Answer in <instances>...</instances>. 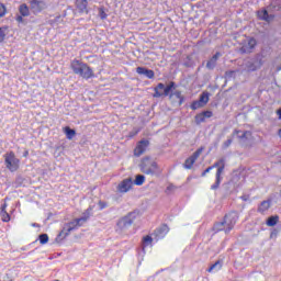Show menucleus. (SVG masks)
Instances as JSON below:
<instances>
[{"label": "nucleus", "mask_w": 281, "mask_h": 281, "mask_svg": "<svg viewBox=\"0 0 281 281\" xmlns=\"http://www.w3.org/2000/svg\"><path fill=\"white\" fill-rule=\"evenodd\" d=\"M91 216V209H88L85 213L83 216L76 218L67 224L64 225L63 229L60 233L57 235L56 240H65L66 236H69L74 229H78V227H82L87 221H89V217Z\"/></svg>", "instance_id": "f257e3e1"}, {"label": "nucleus", "mask_w": 281, "mask_h": 281, "mask_svg": "<svg viewBox=\"0 0 281 281\" xmlns=\"http://www.w3.org/2000/svg\"><path fill=\"white\" fill-rule=\"evenodd\" d=\"M236 221H238V215H236V213H228L224 216L222 222L214 224L213 232H225V234H229V232L234 229Z\"/></svg>", "instance_id": "f03ea898"}, {"label": "nucleus", "mask_w": 281, "mask_h": 281, "mask_svg": "<svg viewBox=\"0 0 281 281\" xmlns=\"http://www.w3.org/2000/svg\"><path fill=\"white\" fill-rule=\"evenodd\" d=\"M70 67L77 76L89 80V78H93V69L89 67V65L82 63L81 60L74 59L70 64Z\"/></svg>", "instance_id": "7ed1b4c3"}, {"label": "nucleus", "mask_w": 281, "mask_h": 281, "mask_svg": "<svg viewBox=\"0 0 281 281\" xmlns=\"http://www.w3.org/2000/svg\"><path fill=\"white\" fill-rule=\"evenodd\" d=\"M3 158L7 170H10V172H16V170H19L21 166V160L16 158L14 151H9L4 154Z\"/></svg>", "instance_id": "20e7f679"}, {"label": "nucleus", "mask_w": 281, "mask_h": 281, "mask_svg": "<svg viewBox=\"0 0 281 281\" xmlns=\"http://www.w3.org/2000/svg\"><path fill=\"white\" fill-rule=\"evenodd\" d=\"M263 58L265 56L262 54H257L254 58L245 61L244 69L246 71H258L265 65Z\"/></svg>", "instance_id": "39448f33"}, {"label": "nucleus", "mask_w": 281, "mask_h": 281, "mask_svg": "<svg viewBox=\"0 0 281 281\" xmlns=\"http://www.w3.org/2000/svg\"><path fill=\"white\" fill-rule=\"evenodd\" d=\"M140 172L144 175H155L157 172V169L159 168L157 166V162L153 160L150 157H145L142 159L139 164Z\"/></svg>", "instance_id": "423d86ee"}, {"label": "nucleus", "mask_w": 281, "mask_h": 281, "mask_svg": "<svg viewBox=\"0 0 281 281\" xmlns=\"http://www.w3.org/2000/svg\"><path fill=\"white\" fill-rule=\"evenodd\" d=\"M175 89V81L169 82V85L158 83L157 87L154 88V98H167L172 93Z\"/></svg>", "instance_id": "0eeeda50"}, {"label": "nucleus", "mask_w": 281, "mask_h": 281, "mask_svg": "<svg viewBox=\"0 0 281 281\" xmlns=\"http://www.w3.org/2000/svg\"><path fill=\"white\" fill-rule=\"evenodd\" d=\"M220 168L216 170L215 173V183L211 186V190H218L221 188V182L223 181V172H225V158H220L217 160Z\"/></svg>", "instance_id": "6e6552de"}, {"label": "nucleus", "mask_w": 281, "mask_h": 281, "mask_svg": "<svg viewBox=\"0 0 281 281\" xmlns=\"http://www.w3.org/2000/svg\"><path fill=\"white\" fill-rule=\"evenodd\" d=\"M135 218H137V212H131L122 217L116 225L119 229H128V227L135 223Z\"/></svg>", "instance_id": "1a4fd4ad"}, {"label": "nucleus", "mask_w": 281, "mask_h": 281, "mask_svg": "<svg viewBox=\"0 0 281 281\" xmlns=\"http://www.w3.org/2000/svg\"><path fill=\"white\" fill-rule=\"evenodd\" d=\"M30 10L33 14H41L43 10H47L45 0H29Z\"/></svg>", "instance_id": "9d476101"}, {"label": "nucleus", "mask_w": 281, "mask_h": 281, "mask_svg": "<svg viewBox=\"0 0 281 281\" xmlns=\"http://www.w3.org/2000/svg\"><path fill=\"white\" fill-rule=\"evenodd\" d=\"M201 153H203V148H199L196 151H194L189 158L184 161V168L187 170H192V166L196 162L199 157H201Z\"/></svg>", "instance_id": "9b49d317"}, {"label": "nucleus", "mask_w": 281, "mask_h": 281, "mask_svg": "<svg viewBox=\"0 0 281 281\" xmlns=\"http://www.w3.org/2000/svg\"><path fill=\"white\" fill-rule=\"evenodd\" d=\"M150 146V140L142 139L138 142L136 148L134 149L135 157H142L146 153V149Z\"/></svg>", "instance_id": "f8f14e48"}, {"label": "nucleus", "mask_w": 281, "mask_h": 281, "mask_svg": "<svg viewBox=\"0 0 281 281\" xmlns=\"http://www.w3.org/2000/svg\"><path fill=\"white\" fill-rule=\"evenodd\" d=\"M19 13L16 16H15V21L18 23H25V20L23 19V16H29L30 15V7H27L25 3H22L20 7H19Z\"/></svg>", "instance_id": "ddd939ff"}, {"label": "nucleus", "mask_w": 281, "mask_h": 281, "mask_svg": "<svg viewBox=\"0 0 281 281\" xmlns=\"http://www.w3.org/2000/svg\"><path fill=\"white\" fill-rule=\"evenodd\" d=\"M133 188V178H127L121 181L117 186L119 192L126 193Z\"/></svg>", "instance_id": "4468645a"}, {"label": "nucleus", "mask_w": 281, "mask_h": 281, "mask_svg": "<svg viewBox=\"0 0 281 281\" xmlns=\"http://www.w3.org/2000/svg\"><path fill=\"white\" fill-rule=\"evenodd\" d=\"M168 232H170V228L168 227V225L164 224L154 231V236L156 240H161V238L166 237V234H168Z\"/></svg>", "instance_id": "2eb2a0df"}, {"label": "nucleus", "mask_w": 281, "mask_h": 281, "mask_svg": "<svg viewBox=\"0 0 281 281\" xmlns=\"http://www.w3.org/2000/svg\"><path fill=\"white\" fill-rule=\"evenodd\" d=\"M257 16L258 19H260V21H266L267 23H271V21L276 19V15L269 14V11H267V9L258 11Z\"/></svg>", "instance_id": "dca6fc26"}, {"label": "nucleus", "mask_w": 281, "mask_h": 281, "mask_svg": "<svg viewBox=\"0 0 281 281\" xmlns=\"http://www.w3.org/2000/svg\"><path fill=\"white\" fill-rule=\"evenodd\" d=\"M136 74H138L139 76H145L146 78H149V80H153V78H155V71L146 67H137Z\"/></svg>", "instance_id": "f3484780"}, {"label": "nucleus", "mask_w": 281, "mask_h": 281, "mask_svg": "<svg viewBox=\"0 0 281 281\" xmlns=\"http://www.w3.org/2000/svg\"><path fill=\"white\" fill-rule=\"evenodd\" d=\"M89 5V0H76V8L79 10L81 14H87L89 12V9H87Z\"/></svg>", "instance_id": "a211bd4d"}, {"label": "nucleus", "mask_w": 281, "mask_h": 281, "mask_svg": "<svg viewBox=\"0 0 281 281\" xmlns=\"http://www.w3.org/2000/svg\"><path fill=\"white\" fill-rule=\"evenodd\" d=\"M222 54L221 52L215 53L212 58L206 63V69H210L211 71L215 69L216 63H218V59L221 58Z\"/></svg>", "instance_id": "6ab92c4d"}, {"label": "nucleus", "mask_w": 281, "mask_h": 281, "mask_svg": "<svg viewBox=\"0 0 281 281\" xmlns=\"http://www.w3.org/2000/svg\"><path fill=\"white\" fill-rule=\"evenodd\" d=\"M178 100V106H181V104H183L186 98L183 97V94H181V91L176 90L175 92H171L169 95V100Z\"/></svg>", "instance_id": "aec40b11"}, {"label": "nucleus", "mask_w": 281, "mask_h": 281, "mask_svg": "<svg viewBox=\"0 0 281 281\" xmlns=\"http://www.w3.org/2000/svg\"><path fill=\"white\" fill-rule=\"evenodd\" d=\"M236 135L238 137V139H240L241 142H247V139H249V136H251V132L249 131H238L235 130L233 132V136Z\"/></svg>", "instance_id": "412c9836"}, {"label": "nucleus", "mask_w": 281, "mask_h": 281, "mask_svg": "<svg viewBox=\"0 0 281 281\" xmlns=\"http://www.w3.org/2000/svg\"><path fill=\"white\" fill-rule=\"evenodd\" d=\"M269 207H271V200H265L259 204L257 212L265 214V212L269 211Z\"/></svg>", "instance_id": "4be33fe9"}, {"label": "nucleus", "mask_w": 281, "mask_h": 281, "mask_svg": "<svg viewBox=\"0 0 281 281\" xmlns=\"http://www.w3.org/2000/svg\"><path fill=\"white\" fill-rule=\"evenodd\" d=\"M279 221H280V216L271 215L270 217H268L266 225L268 227H276V225H278Z\"/></svg>", "instance_id": "5701e85b"}, {"label": "nucleus", "mask_w": 281, "mask_h": 281, "mask_svg": "<svg viewBox=\"0 0 281 281\" xmlns=\"http://www.w3.org/2000/svg\"><path fill=\"white\" fill-rule=\"evenodd\" d=\"M223 269V261L217 260L215 263H213L209 269V273H212L214 271H221Z\"/></svg>", "instance_id": "b1692460"}, {"label": "nucleus", "mask_w": 281, "mask_h": 281, "mask_svg": "<svg viewBox=\"0 0 281 281\" xmlns=\"http://www.w3.org/2000/svg\"><path fill=\"white\" fill-rule=\"evenodd\" d=\"M199 102H200L203 106H205V104H207V102H210V93L203 92V93L201 94V97H200Z\"/></svg>", "instance_id": "393cba45"}, {"label": "nucleus", "mask_w": 281, "mask_h": 281, "mask_svg": "<svg viewBox=\"0 0 281 281\" xmlns=\"http://www.w3.org/2000/svg\"><path fill=\"white\" fill-rule=\"evenodd\" d=\"M65 134L67 136V139H74V137L76 136V130L65 127Z\"/></svg>", "instance_id": "a878e982"}, {"label": "nucleus", "mask_w": 281, "mask_h": 281, "mask_svg": "<svg viewBox=\"0 0 281 281\" xmlns=\"http://www.w3.org/2000/svg\"><path fill=\"white\" fill-rule=\"evenodd\" d=\"M144 181H146V177L144 175H136L134 180L135 186H144Z\"/></svg>", "instance_id": "bb28decb"}, {"label": "nucleus", "mask_w": 281, "mask_h": 281, "mask_svg": "<svg viewBox=\"0 0 281 281\" xmlns=\"http://www.w3.org/2000/svg\"><path fill=\"white\" fill-rule=\"evenodd\" d=\"M38 240L41 245H47V243H49V236H47V234H41Z\"/></svg>", "instance_id": "cd10ccee"}, {"label": "nucleus", "mask_w": 281, "mask_h": 281, "mask_svg": "<svg viewBox=\"0 0 281 281\" xmlns=\"http://www.w3.org/2000/svg\"><path fill=\"white\" fill-rule=\"evenodd\" d=\"M240 52H241V54H251V52H254V50L251 49V47H249V45L247 43H245L240 47Z\"/></svg>", "instance_id": "c85d7f7f"}, {"label": "nucleus", "mask_w": 281, "mask_h": 281, "mask_svg": "<svg viewBox=\"0 0 281 281\" xmlns=\"http://www.w3.org/2000/svg\"><path fill=\"white\" fill-rule=\"evenodd\" d=\"M0 216L3 223H10V214L7 211L0 212Z\"/></svg>", "instance_id": "c756f323"}, {"label": "nucleus", "mask_w": 281, "mask_h": 281, "mask_svg": "<svg viewBox=\"0 0 281 281\" xmlns=\"http://www.w3.org/2000/svg\"><path fill=\"white\" fill-rule=\"evenodd\" d=\"M8 12V9L5 8V4L0 2V19H3Z\"/></svg>", "instance_id": "7c9ffc66"}, {"label": "nucleus", "mask_w": 281, "mask_h": 281, "mask_svg": "<svg viewBox=\"0 0 281 281\" xmlns=\"http://www.w3.org/2000/svg\"><path fill=\"white\" fill-rule=\"evenodd\" d=\"M205 122V116H203V113H200L195 116V123L196 124H203Z\"/></svg>", "instance_id": "2f4dec72"}, {"label": "nucleus", "mask_w": 281, "mask_h": 281, "mask_svg": "<svg viewBox=\"0 0 281 281\" xmlns=\"http://www.w3.org/2000/svg\"><path fill=\"white\" fill-rule=\"evenodd\" d=\"M201 108H203V105L201 104L200 101H193L191 104L192 111H196V109H201Z\"/></svg>", "instance_id": "473e14b6"}, {"label": "nucleus", "mask_w": 281, "mask_h": 281, "mask_svg": "<svg viewBox=\"0 0 281 281\" xmlns=\"http://www.w3.org/2000/svg\"><path fill=\"white\" fill-rule=\"evenodd\" d=\"M246 44L248 45V47H250V49L254 50V47H256V38L248 40V42H246Z\"/></svg>", "instance_id": "72a5a7b5"}, {"label": "nucleus", "mask_w": 281, "mask_h": 281, "mask_svg": "<svg viewBox=\"0 0 281 281\" xmlns=\"http://www.w3.org/2000/svg\"><path fill=\"white\" fill-rule=\"evenodd\" d=\"M99 16L102 21H104V19H106L108 14L106 12L104 11V9L100 8L99 9Z\"/></svg>", "instance_id": "f704fd0d"}, {"label": "nucleus", "mask_w": 281, "mask_h": 281, "mask_svg": "<svg viewBox=\"0 0 281 281\" xmlns=\"http://www.w3.org/2000/svg\"><path fill=\"white\" fill-rule=\"evenodd\" d=\"M5 41V29L0 27V43Z\"/></svg>", "instance_id": "c9c22d12"}, {"label": "nucleus", "mask_w": 281, "mask_h": 281, "mask_svg": "<svg viewBox=\"0 0 281 281\" xmlns=\"http://www.w3.org/2000/svg\"><path fill=\"white\" fill-rule=\"evenodd\" d=\"M143 243L144 245H150V243H153V237H150L149 235L145 236L143 238Z\"/></svg>", "instance_id": "e433bc0d"}, {"label": "nucleus", "mask_w": 281, "mask_h": 281, "mask_svg": "<svg viewBox=\"0 0 281 281\" xmlns=\"http://www.w3.org/2000/svg\"><path fill=\"white\" fill-rule=\"evenodd\" d=\"M177 190V187L175 184H169L166 189L167 194H170V192H175Z\"/></svg>", "instance_id": "4c0bfd02"}, {"label": "nucleus", "mask_w": 281, "mask_h": 281, "mask_svg": "<svg viewBox=\"0 0 281 281\" xmlns=\"http://www.w3.org/2000/svg\"><path fill=\"white\" fill-rule=\"evenodd\" d=\"M232 142H233V139H232V138H228L226 142H224L223 148H224V149H225V148H229V146H232Z\"/></svg>", "instance_id": "58836bf2"}, {"label": "nucleus", "mask_w": 281, "mask_h": 281, "mask_svg": "<svg viewBox=\"0 0 281 281\" xmlns=\"http://www.w3.org/2000/svg\"><path fill=\"white\" fill-rule=\"evenodd\" d=\"M202 115L204 116V120H205V117H212L213 113L212 111H204L202 112Z\"/></svg>", "instance_id": "ea45409f"}, {"label": "nucleus", "mask_w": 281, "mask_h": 281, "mask_svg": "<svg viewBox=\"0 0 281 281\" xmlns=\"http://www.w3.org/2000/svg\"><path fill=\"white\" fill-rule=\"evenodd\" d=\"M213 167H207L202 173L201 177H205V175H207V172L212 171Z\"/></svg>", "instance_id": "a19ab883"}, {"label": "nucleus", "mask_w": 281, "mask_h": 281, "mask_svg": "<svg viewBox=\"0 0 281 281\" xmlns=\"http://www.w3.org/2000/svg\"><path fill=\"white\" fill-rule=\"evenodd\" d=\"M99 206H100V210H104V207H106V203L100 201V202H99Z\"/></svg>", "instance_id": "79ce46f5"}, {"label": "nucleus", "mask_w": 281, "mask_h": 281, "mask_svg": "<svg viewBox=\"0 0 281 281\" xmlns=\"http://www.w3.org/2000/svg\"><path fill=\"white\" fill-rule=\"evenodd\" d=\"M211 168H217V170H218V168H221V165H218V161H216V162H214L212 166H210Z\"/></svg>", "instance_id": "37998d69"}, {"label": "nucleus", "mask_w": 281, "mask_h": 281, "mask_svg": "<svg viewBox=\"0 0 281 281\" xmlns=\"http://www.w3.org/2000/svg\"><path fill=\"white\" fill-rule=\"evenodd\" d=\"M8 207V204L4 203L1 205L0 212H7L5 209Z\"/></svg>", "instance_id": "c03bdc74"}, {"label": "nucleus", "mask_w": 281, "mask_h": 281, "mask_svg": "<svg viewBox=\"0 0 281 281\" xmlns=\"http://www.w3.org/2000/svg\"><path fill=\"white\" fill-rule=\"evenodd\" d=\"M30 155V151H27V150H25L24 153H23V157H27Z\"/></svg>", "instance_id": "a18cd8bd"}, {"label": "nucleus", "mask_w": 281, "mask_h": 281, "mask_svg": "<svg viewBox=\"0 0 281 281\" xmlns=\"http://www.w3.org/2000/svg\"><path fill=\"white\" fill-rule=\"evenodd\" d=\"M4 281H12L8 274L4 277Z\"/></svg>", "instance_id": "49530a36"}, {"label": "nucleus", "mask_w": 281, "mask_h": 281, "mask_svg": "<svg viewBox=\"0 0 281 281\" xmlns=\"http://www.w3.org/2000/svg\"><path fill=\"white\" fill-rule=\"evenodd\" d=\"M278 115H279V120H281V109L280 110H278Z\"/></svg>", "instance_id": "de8ad7c7"}, {"label": "nucleus", "mask_w": 281, "mask_h": 281, "mask_svg": "<svg viewBox=\"0 0 281 281\" xmlns=\"http://www.w3.org/2000/svg\"><path fill=\"white\" fill-rule=\"evenodd\" d=\"M278 135H279V137H281V128L279 130Z\"/></svg>", "instance_id": "09e8293b"}, {"label": "nucleus", "mask_w": 281, "mask_h": 281, "mask_svg": "<svg viewBox=\"0 0 281 281\" xmlns=\"http://www.w3.org/2000/svg\"><path fill=\"white\" fill-rule=\"evenodd\" d=\"M33 227H36V224H33Z\"/></svg>", "instance_id": "8fccbe9b"}, {"label": "nucleus", "mask_w": 281, "mask_h": 281, "mask_svg": "<svg viewBox=\"0 0 281 281\" xmlns=\"http://www.w3.org/2000/svg\"><path fill=\"white\" fill-rule=\"evenodd\" d=\"M160 91H164V89H160Z\"/></svg>", "instance_id": "3c124183"}]
</instances>
